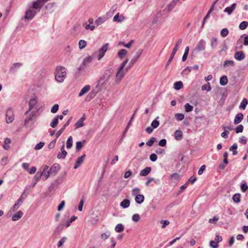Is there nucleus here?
<instances>
[{"label": "nucleus", "instance_id": "0eeeda50", "mask_svg": "<svg viewBox=\"0 0 248 248\" xmlns=\"http://www.w3.org/2000/svg\"><path fill=\"white\" fill-rule=\"evenodd\" d=\"M142 51L143 50L142 49H139L136 52V55L130 61L129 63V66L126 68L125 70L126 71L128 69H129L132 65H133L135 64V63L137 61L138 59L141 55Z\"/></svg>", "mask_w": 248, "mask_h": 248}, {"label": "nucleus", "instance_id": "69168bd1", "mask_svg": "<svg viewBox=\"0 0 248 248\" xmlns=\"http://www.w3.org/2000/svg\"><path fill=\"white\" fill-rule=\"evenodd\" d=\"M110 236V232H106L103 233L101 234V238L103 240H106Z\"/></svg>", "mask_w": 248, "mask_h": 248}, {"label": "nucleus", "instance_id": "bf43d9fd", "mask_svg": "<svg viewBox=\"0 0 248 248\" xmlns=\"http://www.w3.org/2000/svg\"><path fill=\"white\" fill-rule=\"evenodd\" d=\"M49 167L47 165H44L42 167V168L39 170V171L44 174L45 172H47V170L48 171V169Z\"/></svg>", "mask_w": 248, "mask_h": 248}, {"label": "nucleus", "instance_id": "4d7b16f0", "mask_svg": "<svg viewBox=\"0 0 248 248\" xmlns=\"http://www.w3.org/2000/svg\"><path fill=\"white\" fill-rule=\"evenodd\" d=\"M229 33L228 30L227 28L223 29L220 32V35L223 37H226Z\"/></svg>", "mask_w": 248, "mask_h": 248}, {"label": "nucleus", "instance_id": "9d476101", "mask_svg": "<svg viewBox=\"0 0 248 248\" xmlns=\"http://www.w3.org/2000/svg\"><path fill=\"white\" fill-rule=\"evenodd\" d=\"M205 49V41L203 39H201L197 43L195 51L199 52L204 50Z\"/></svg>", "mask_w": 248, "mask_h": 248}, {"label": "nucleus", "instance_id": "2eb2a0df", "mask_svg": "<svg viewBox=\"0 0 248 248\" xmlns=\"http://www.w3.org/2000/svg\"><path fill=\"white\" fill-rule=\"evenodd\" d=\"M170 179L172 182L177 183L180 179V176L178 173L175 172L170 175Z\"/></svg>", "mask_w": 248, "mask_h": 248}, {"label": "nucleus", "instance_id": "680f3d73", "mask_svg": "<svg viewBox=\"0 0 248 248\" xmlns=\"http://www.w3.org/2000/svg\"><path fill=\"white\" fill-rule=\"evenodd\" d=\"M140 189L139 188H133L132 190V194L133 196H137L138 195H140Z\"/></svg>", "mask_w": 248, "mask_h": 248}, {"label": "nucleus", "instance_id": "a19ab883", "mask_svg": "<svg viewBox=\"0 0 248 248\" xmlns=\"http://www.w3.org/2000/svg\"><path fill=\"white\" fill-rule=\"evenodd\" d=\"M86 119L85 114H83L82 116L78 120V128L82 127L84 125L83 121Z\"/></svg>", "mask_w": 248, "mask_h": 248}, {"label": "nucleus", "instance_id": "f3484780", "mask_svg": "<svg viewBox=\"0 0 248 248\" xmlns=\"http://www.w3.org/2000/svg\"><path fill=\"white\" fill-rule=\"evenodd\" d=\"M61 152H59L58 154L57 157L59 159H61V158L63 159L65 157V156L67 155V152L64 150V144H63L62 145V146L61 147Z\"/></svg>", "mask_w": 248, "mask_h": 248}, {"label": "nucleus", "instance_id": "f704fd0d", "mask_svg": "<svg viewBox=\"0 0 248 248\" xmlns=\"http://www.w3.org/2000/svg\"><path fill=\"white\" fill-rule=\"evenodd\" d=\"M248 104V100L246 98H244L240 103L239 108L240 109H245Z\"/></svg>", "mask_w": 248, "mask_h": 248}, {"label": "nucleus", "instance_id": "c85d7f7f", "mask_svg": "<svg viewBox=\"0 0 248 248\" xmlns=\"http://www.w3.org/2000/svg\"><path fill=\"white\" fill-rule=\"evenodd\" d=\"M174 136L176 140H181L183 138L182 132L181 130H176L174 133Z\"/></svg>", "mask_w": 248, "mask_h": 248}, {"label": "nucleus", "instance_id": "e433bc0d", "mask_svg": "<svg viewBox=\"0 0 248 248\" xmlns=\"http://www.w3.org/2000/svg\"><path fill=\"white\" fill-rule=\"evenodd\" d=\"M78 218L77 217L75 216H72L69 219L67 220L65 223V226L67 227H68L70 226L71 223H72L73 221H74L77 218Z\"/></svg>", "mask_w": 248, "mask_h": 248}, {"label": "nucleus", "instance_id": "052dcab7", "mask_svg": "<svg viewBox=\"0 0 248 248\" xmlns=\"http://www.w3.org/2000/svg\"><path fill=\"white\" fill-rule=\"evenodd\" d=\"M175 117L178 121H182L184 118V115L182 113H176Z\"/></svg>", "mask_w": 248, "mask_h": 248}, {"label": "nucleus", "instance_id": "c756f323", "mask_svg": "<svg viewBox=\"0 0 248 248\" xmlns=\"http://www.w3.org/2000/svg\"><path fill=\"white\" fill-rule=\"evenodd\" d=\"M129 205L130 201L128 199H124L120 203V205L124 208H127Z\"/></svg>", "mask_w": 248, "mask_h": 248}, {"label": "nucleus", "instance_id": "412c9836", "mask_svg": "<svg viewBox=\"0 0 248 248\" xmlns=\"http://www.w3.org/2000/svg\"><path fill=\"white\" fill-rule=\"evenodd\" d=\"M124 16L123 15L119 16V13H117L115 16L113 17V21L114 22H117L118 23L122 22L124 20Z\"/></svg>", "mask_w": 248, "mask_h": 248}, {"label": "nucleus", "instance_id": "774afa93", "mask_svg": "<svg viewBox=\"0 0 248 248\" xmlns=\"http://www.w3.org/2000/svg\"><path fill=\"white\" fill-rule=\"evenodd\" d=\"M210 246L212 248H217L218 247V245L213 240L210 242Z\"/></svg>", "mask_w": 248, "mask_h": 248}, {"label": "nucleus", "instance_id": "dca6fc26", "mask_svg": "<svg viewBox=\"0 0 248 248\" xmlns=\"http://www.w3.org/2000/svg\"><path fill=\"white\" fill-rule=\"evenodd\" d=\"M234 57L237 61H241L244 59L245 55L243 51H237L235 53Z\"/></svg>", "mask_w": 248, "mask_h": 248}, {"label": "nucleus", "instance_id": "473e14b6", "mask_svg": "<svg viewBox=\"0 0 248 248\" xmlns=\"http://www.w3.org/2000/svg\"><path fill=\"white\" fill-rule=\"evenodd\" d=\"M124 230V225L121 224V223H119V224H118L115 228V231L117 232H122Z\"/></svg>", "mask_w": 248, "mask_h": 248}, {"label": "nucleus", "instance_id": "aec40b11", "mask_svg": "<svg viewBox=\"0 0 248 248\" xmlns=\"http://www.w3.org/2000/svg\"><path fill=\"white\" fill-rule=\"evenodd\" d=\"M151 168L150 167H147L140 171V175L141 176H146L151 172Z\"/></svg>", "mask_w": 248, "mask_h": 248}, {"label": "nucleus", "instance_id": "13d9d810", "mask_svg": "<svg viewBox=\"0 0 248 248\" xmlns=\"http://www.w3.org/2000/svg\"><path fill=\"white\" fill-rule=\"evenodd\" d=\"M45 143L44 142H40L35 145L34 149L36 150H40L43 147Z\"/></svg>", "mask_w": 248, "mask_h": 248}, {"label": "nucleus", "instance_id": "2f4dec72", "mask_svg": "<svg viewBox=\"0 0 248 248\" xmlns=\"http://www.w3.org/2000/svg\"><path fill=\"white\" fill-rule=\"evenodd\" d=\"M228 78L226 76H223L220 78L219 82L222 86L226 85L228 83Z\"/></svg>", "mask_w": 248, "mask_h": 248}, {"label": "nucleus", "instance_id": "bb28decb", "mask_svg": "<svg viewBox=\"0 0 248 248\" xmlns=\"http://www.w3.org/2000/svg\"><path fill=\"white\" fill-rule=\"evenodd\" d=\"M144 200V196L142 194L138 195L135 197V201L138 204L142 203Z\"/></svg>", "mask_w": 248, "mask_h": 248}, {"label": "nucleus", "instance_id": "ddd939ff", "mask_svg": "<svg viewBox=\"0 0 248 248\" xmlns=\"http://www.w3.org/2000/svg\"><path fill=\"white\" fill-rule=\"evenodd\" d=\"M60 169V166L58 164H54L48 170V172L51 175H54L56 174Z\"/></svg>", "mask_w": 248, "mask_h": 248}, {"label": "nucleus", "instance_id": "7c9ffc66", "mask_svg": "<svg viewBox=\"0 0 248 248\" xmlns=\"http://www.w3.org/2000/svg\"><path fill=\"white\" fill-rule=\"evenodd\" d=\"M174 88L176 90H179L183 87V84L182 81H179L174 83Z\"/></svg>", "mask_w": 248, "mask_h": 248}, {"label": "nucleus", "instance_id": "0e129e2a", "mask_svg": "<svg viewBox=\"0 0 248 248\" xmlns=\"http://www.w3.org/2000/svg\"><path fill=\"white\" fill-rule=\"evenodd\" d=\"M244 129V127L243 125L240 124L236 127L235 128V132L236 133H241L243 132Z\"/></svg>", "mask_w": 248, "mask_h": 248}, {"label": "nucleus", "instance_id": "c9c22d12", "mask_svg": "<svg viewBox=\"0 0 248 248\" xmlns=\"http://www.w3.org/2000/svg\"><path fill=\"white\" fill-rule=\"evenodd\" d=\"M11 142V140L9 138H6L4 140V144L3 145V148L5 150H8L9 148L8 144Z\"/></svg>", "mask_w": 248, "mask_h": 248}, {"label": "nucleus", "instance_id": "6e6552de", "mask_svg": "<svg viewBox=\"0 0 248 248\" xmlns=\"http://www.w3.org/2000/svg\"><path fill=\"white\" fill-rule=\"evenodd\" d=\"M92 60L93 57L92 56H88L87 57L85 58L83 60L82 63L78 67V71L88 66L90 63L92 62Z\"/></svg>", "mask_w": 248, "mask_h": 248}, {"label": "nucleus", "instance_id": "09e8293b", "mask_svg": "<svg viewBox=\"0 0 248 248\" xmlns=\"http://www.w3.org/2000/svg\"><path fill=\"white\" fill-rule=\"evenodd\" d=\"M185 111L186 112H188L191 111L193 110V107L192 106L190 105L188 103H186L185 105Z\"/></svg>", "mask_w": 248, "mask_h": 248}, {"label": "nucleus", "instance_id": "f8f14e48", "mask_svg": "<svg viewBox=\"0 0 248 248\" xmlns=\"http://www.w3.org/2000/svg\"><path fill=\"white\" fill-rule=\"evenodd\" d=\"M37 14V11L31 8L27 10L25 13V18L26 19H31Z\"/></svg>", "mask_w": 248, "mask_h": 248}, {"label": "nucleus", "instance_id": "ea45409f", "mask_svg": "<svg viewBox=\"0 0 248 248\" xmlns=\"http://www.w3.org/2000/svg\"><path fill=\"white\" fill-rule=\"evenodd\" d=\"M29 191H30L29 186H26L21 196L22 197H23V198L25 199L27 197L28 195L29 194Z\"/></svg>", "mask_w": 248, "mask_h": 248}, {"label": "nucleus", "instance_id": "338daca9", "mask_svg": "<svg viewBox=\"0 0 248 248\" xmlns=\"http://www.w3.org/2000/svg\"><path fill=\"white\" fill-rule=\"evenodd\" d=\"M140 219V216L138 214H135L132 216V220L135 222H138Z\"/></svg>", "mask_w": 248, "mask_h": 248}, {"label": "nucleus", "instance_id": "49530a36", "mask_svg": "<svg viewBox=\"0 0 248 248\" xmlns=\"http://www.w3.org/2000/svg\"><path fill=\"white\" fill-rule=\"evenodd\" d=\"M43 175V173H41L39 170L37 172V173L34 176L33 179L35 180L36 182H38L41 178V177Z\"/></svg>", "mask_w": 248, "mask_h": 248}, {"label": "nucleus", "instance_id": "5fc2aeb1", "mask_svg": "<svg viewBox=\"0 0 248 248\" xmlns=\"http://www.w3.org/2000/svg\"><path fill=\"white\" fill-rule=\"evenodd\" d=\"M214 5H211V6L210 9L209 10L208 12H207V14L206 15L205 17L203 18H204L205 20H207L208 19V18L210 16V15L213 12V11L214 10Z\"/></svg>", "mask_w": 248, "mask_h": 248}, {"label": "nucleus", "instance_id": "4468645a", "mask_svg": "<svg viewBox=\"0 0 248 248\" xmlns=\"http://www.w3.org/2000/svg\"><path fill=\"white\" fill-rule=\"evenodd\" d=\"M125 72L124 70H120V69H118L116 75V80L115 81L117 83H119L122 79V78L124 77Z\"/></svg>", "mask_w": 248, "mask_h": 248}, {"label": "nucleus", "instance_id": "20e7f679", "mask_svg": "<svg viewBox=\"0 0 248 248\" xmlns=\"http://www.w3.org/2000/svg\"><path fill=\"white\" fill-rule=\"evenodd\" d=\"M36 111L34 110H33L28 113L27 114H25L26 115V118L24 121V124L26 127H28L33 124V118L35 116Z\"/></svg>", "mask_w": 248, "mask_h": 248}, {"label": "nucleus", "instance_id": "f257e3e1", "mask_svg": "<svg viewBox=\"0 0 248 248\" xmlns=\"http://www.w3.org/2000/svg\"><path fill=\"white\" fill-rule=\"evenodd\" d=\"M113 74V70L112 68H109L104 72L98 80L95 86V89L93 90V92H91L89 94V96L91 98H93L102 88L105 87Z\"/></svg>", "mask_w": 248, "mask_h": 248}, {"label": "nucleus", "instance_id": "7ed1b4c3", "mask_svg": "<svg viewBox=\"0 0 248 248\" xmlns=\"http://www.w3.org/2000/svg\"><path fill=\"white\" fill-rule=\"evenodd\" d=\"M37 103L38 101L36 97L31 99L29 102V108L25 113V114H27L30 111L33 110V109H34V110L36 112L38 111L39 107Z\"/></svg>", "mask_w": 248, "mask_h": 248}, {"label": "nucleus", "instance_id": "6ab92c4d", "mask_svg": "<svg viewBox=\"0 0 248 248\" xmlns=\"http://www.w3.org/2000/svg\"><path fill=\"white\" fill-rule=\"evenodd\" d=\"M244 117L243 114L240 112L238 113L235 117L233 123L235 124H239L242 120H243Z\"/></svg>", "mask_w": 248, "mask_h": 248}, {"label": "nucleus", "instance_id": "de8ad7c7", "mask_svg": "<svg viewBox=\"0 0 248 248\" xmlns=\"http://www.w3.org/2000/svg\"><path fill=\"white\" fill-rule=\"evenodd\" d=\"M59 120L57 119V118L55 117L50 123V125L52 128H55L57 126Z\"/></svg>", "mask_w": 248, "mask_h": 248}, {"label": "nucleus", "instance_id": "6e6d98bb", "mask_svg": "<svg viewBox=\"0 0 248 248\" xmlns=\"http://www.w3.org/2000/svg\"><path fill=\"white\" fill-rule=\"evenodd\" d=\"M159 122L156 119L154 120L151 123V126L152 128L154 129L157 128L159 126Z\"/></svg>", "mask_w": 248, "mask_h": 248}, {"label": "nucleus", "instance_id": "58836bf2", "mask_svg": "<svg viewBox=\"0 0 248 248\" xmlns=\"http://www.w3.org/2000/svg\"><path fill=\"white\" fill-rule=\"evenodd\" d=\"M218 43L217 39L215 37H213L211 39V46L212 49H214L217 46Z\"/></svg>", "mask_w": 248, "mask_h": 248}, {"label": "nucleus", "instance_id": "603ef678", "mask_svg": "<svg viewBox=\"0 0 248 248\" xmlns=\"http://www.w3.org/2000/svg\"><path fill=\"white\" fill-rule=\"evenodd\" d=\"M83 26L87 30H90L91 31H93L95 29V27L94 26L90 25V24H87V23H84Z\"/></svg>", "mask_w": 248, "mask_h": 248}, {"label": "nucleus", "instance_id": "37998d69", "mask_svg": "<svg viewBox=\"0 0 248 248\" xmlns=\"http://www.w3.org/2000/svg\"><path fill=\"white\" fill-rule=\"evenodd\" d=\"M248 26V22L247 21H243L242 22L239 26V28L241 30H244L247 28Z\"/></svg>", "mask_w": 248, "mask_h": 248}, {"label": "nucleus", "instance_id": "8fccbe9b", "mask_svg": "<svg viewBox=\"0 0 248 248\" xmlns=\"http://www.w3.org/2000/svg\"><path fill=\"white\" fill-rule=\"evenodd\" d=\"M156 138L155 137H152L148 141L146 142V144L148 146H152L153 143L155 141Z\"/></svg>", "mask_w": 248, "mask_h": 248}, {"label": "nucleus", "instance_id": "79ce46f5", "mask_svg": "<svg viewBox=\"0 0 248 248\" xmlns=\"http://www.w3.org/2000/svg\"><path fill=\"white\" fill-rule=\"evenodd\" d=\"M240 194L239 193L235 194L232 197V200L234 202L239 203L240 202Z\"/></svg>", "mask_w": 248, "mask_h": 248}, {"label": "nucleus", "instance_id": "a211bd4d", "mask_svg": "<svg viewBox=\"0 0 248 248\" xmlns=\"http://www.w3.org/2000/svg\"><path fill=\"white\" fill-rule=\"evenodd\" d=\"M236 6V4L235 3H233L230 7H226L224 12L225 13H227L229 15H230L232 14V12L235 10Z\"/></svg>", "mask_w": 248, "mask_h": 248}, {"label": "nucleus", "instance_id": "a18cd8bd", "mask_svg": "<svg viewBox=\"0 0 248 248\" xmlns=\"http://www.w3.org/2000/svg\"><path fill=\"white\" fill-rule=\"evenodd\" d=\"M234 65V62L232 60H226L223 63V66H233Z\"/></svg>", "mask_w": 248, "mask_h": 248}, {"label": "nucleus", "instance_id": "cd10ccee", "mask_svg": "<svg viewBox=\"0 0 248 248\" xmlns=\"http://www.w3.org/2000/svg\"><path fill=\"white\" fill-rule=\"evenodd\" d=\"M25 199L20 196V197L18 199L17 202L14 204L13 206V209L14 211L17 210L19 208V204L20 202H22Z\"/></svg>", "mask_w": 248, "mask_h": 248}, {"label": "nucleus", "instance_id": "393cba45", "mask_svg": "<svg viewBox=\"0 0 248 248\" xmlns=\"http://www.w3.org/2000/svg\"><path fill=\"white\" fill-rule=\"evenodd\" d=\"M127 53V51L125 49H122L120 50L117 54L118 57L120 59H123Z\"/></svg>", "mask_w": 248, "mask_h": 248}, {"label": "nucleus", "instance_id": "1a4fd4ad", "mask_svg": "<svg viewBox=\"0 0 248 248\" xmlns=\"http://www.w3.org/2000/svg\"><path fill=\"white\" fill-rule=\"evenodd\" d=\"M109 46V44L107 43L104 46H103L98 50V60H100L102 59L105 55L106 52L108 49V47Z\"/></svg>", "mask_w": 248, "mask_h": 248}, {"label": "nucleus", "instance_id": "b1692460", "mask_svg": "<svg viewBox=\"0 0 248 248\" xmlns=\"http://www.w3.org/2000/svg\"><path fill=\"white\" fill-rule=\"evenodd\" d=\"M180 0H172L168 5V11L170 12L172 9H173L177 2H178Z\"/></svg>", "mask_w": 248, "mask_h": 248}, {"label": "nucleus", "instance_id": "3c124183", "mask_svg": "<svg viewBox=\"0 0 248 248\" xmlns=\"http://www.w3.org/2000/svg\"><path fill=\"white\" fill-rule=\"evenodd\" d=\"M202 90H207V91L209 92L211 90V87L210 86V83L208 82L207 84H204L202 87Z\"/></svg>", "mask_w": 248, "mask_h": 248}, {"label": "nucleus", "instance_id": "e2e57ef3", "mask_svg": "<svg viewBox=\"0 0 248 248\" xmlns=\"http://www.w3.org/2000/svg\"><path fill=\"white\" fill-rule=\"evenodd\" d=\"M59 109V105L57 104L53 105V106L51 108V112L53 113H56Z\"/></svg>", "mask_w": 248, "mask_h": 248}, {"label": "nucleus", "instance_id": "a878e982", "mask_svg": "<svg viewBox=\"0 0 248 248\" xmlns=\"http://www.w3.org/2000/svg\"><path fill=\"white\" fill-rule=\"evenodd\" d=\"M23 215V214L22 212L21 211H19L12 217V220L13 221L18 220L22 217Z\"/></svg>", "mask_w": 248, "mask_h": 248}, {"label": "nucleus", "instance_id": "4be33fe9", "mask_svg": "<svg viewBox=\"0 0 248 248\" xmlns=\"http://www.w3.org/2000/svg\"><path fill=\"white\" fill-rule=\"evenodd\" d=\"M22 65V64L21 62L14 63L10 68V71L12 73H15L16 72L17 69L19 68Z\"/></svg>", "mask_w": 248, "mask_h": 248}, {"label": "nucleus", "instance_id": "9b49d317", "mask_svg": "<svg viewBox=\"0 0 248 248\" xmlns=\"http://www.w3.org/2000/svg\"><path fill=\"white\" fill-rule=\"evenodd\" d=\"M62 182V179L61 178H58L54 180L51 184L50 186L48 187V190L52 191L55 190L58 188L59 185Z\"/></svg>", "mask_w": 248, "mask_h": 248}, {"label": "nucleus", "instance_id": "423d86ee", "mask_svg": "<svg viewBox=\"0 0 248 248\" xmlns=\"http://www.w3.org/2000/svg\"><path fill=\"white\" fill-rule=\"evenodd\" d=\"M6 122L7 124L12 123L15 119V116L13 110L12 108H9L6 112Z\"/></svg>", "mask_w": 248, "mask_h": 248}, {"label": "nucleus", "instance_id": "39448f33", "mask_svg": "<svg viewBox=\"0 0 248 248\" xmlns=\"http://www.w3.org/2000/svg\"><path fill=\"white\" fill-rule=\"evenodd\" d=\"M48 0H37L32 2V6L30 7L37 12L40 11L44 4Z\"/></svg>", "mask_w": 248, "mask_h": 248}, {"label": "nucleus", "instance_id": "5701e85b", "mask_svg": "<svg viewBox=\"0 0 248 248\" xmlns=\"http://www.w3.org/2000/svg\"><path fill=\"white\" fill-rule=\"evenodd\" d=\"M91 86L89 85H86L80 91V93H78V96H81L85 93H86L88 92L90 90Z\"/></svg>", "mask_w": 248, "mask_h": 248}, {"label": "nucleus", "instance_id": "c03bdc74", "mask_svg": "<svg viewBox=\"0 0 248 248\" xmlns=\"http://www.w3.org/2000/svg\"><path fill=\"white\" fill-rule=\"evenodd\" d=\"M86 45H87V43L84 40H80L78 42V46H79V48L81 49L85 47Z\"/></svg>", "mask_w": 248, "mask_h": 248}, {"label": "nucleus", "instance_id": "4c0bfd02", "mask_svg": "<svg viewBox=\"0 0 248 248\" xmlns=\"http://www.w3.org/2000/svg\"><path fill=\"white\" fill-rule=\"evenodd\" d=\"M73 145V138L72 136H69L66 141V148L70 149Z\"/></svg>", "mask_w": 248, "mask_h": 248}, {"label": "nucleus", "instance_id": "72a5a7b5", "mask_svg": "<svg viewBox=\"0 0 248 248\" xmlns=\"http://www.w3.org/2000/svg\"><path fill=\"white\" fill-rule=\"evenodd\" d=\"M182 42V39L180 38L178 40V41H177V42L176 43L175 46L173 49L172 53L175 54V53H176V52L178 49L179 46L181 45Z\"/></svg>", "mask_w": 248, "mask_h": 248}, {"label": "nucleus", "instance_id": "f03ea898", "mask_svg": "<svg viewBox=\"0 0 248 248\" xmlns=\"http://www.w3.org/2000/svg\"><path fill=\"white\" fill-rule=\"evenodd\" d=\"M54 74L55 79L58 82H63L66 75L65 68L62 66L57 67Z\"/></svg>", "mask_w": 248, "mask_h": 248}, {"label": "nucleus", "instance_id": "864d4df0", "mask_svg": "<svg viewBox=\"0 0 248 248\" xmlns=\"http://www.w3.org/2000/svg\"><path fill=\"white\" fill-rule=\"evenodd\" d=\"M84 201H85L84 197V196H83L79 202V203L78 204V211H81L82 210L83 205Z\"/></svg>", "mask_w": 248, "mask_h": 248}]
</instances>
